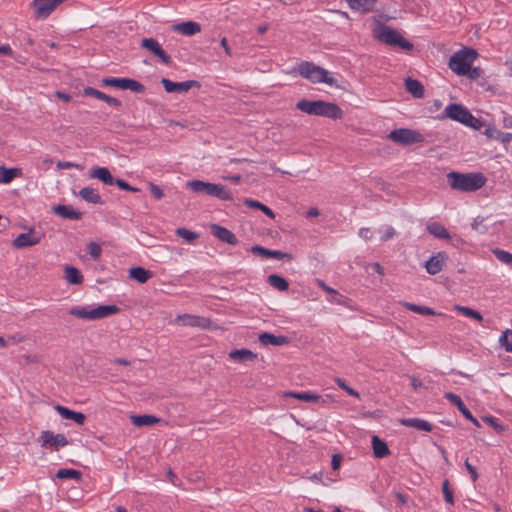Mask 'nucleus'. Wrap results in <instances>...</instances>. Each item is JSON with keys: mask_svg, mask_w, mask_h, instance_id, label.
<instances>
[{"mask_svg": "<svg viewBox=\"0 0 512 512\" xmlns=\"http://www.w3.org/2000/svg\"><path fill=\"white\" fill-rule=\"evenodd\" d=\"M229 357L235 361H252L257 355L249 349H235L229 353Z\"/></svg>", "mask_w": 512, "mask_h": 512, "instance_id": "35", "label": "nucleus"}, {"mask_svg": "<svg viewBox=\"0 0 512 512\" xmlns=\"http://www.w3.org/2000/svg\"><path fill=\"white\" fill-rule=\"evenodd\" d=\"M160 421L159 418L153 415H133L131 416V422L136 427L152 426Z\"/></svg>", "mask_w": 512, "mask_h": 512, "instance_id": "34", "label": "nucleus"}, {"mask_svg": "<svg viewBox=\"0 0 512 512\" xmlns=\"http://www.w3.org/2000/svg\"><path fill=\"white\" fill-rule=\"evenodd\" d=\"M220 45L224 48L225 50V53L228 55V56H231V49L228 45V42H227V39L224 37L221 39L220 41Z\"/></svg>", "mask_w": 512, "mask_h": 512, "instance_id": "62", "label": "nucleus"}, {"mask_svg": "<svg viewBox=\"0 0 512 512\" xmlns=\"http://www.w3.org/2000/svg\"><path fill=\"white\" fill-rule=\"evenodd\" d=\"M318 284H319V286H320V287H321L325 292H327V293H329V294H333V295H337V294H338V292H337L335 289H333V288H331V287L327 286V285L325 284V282H324V281H322V280H318Z\"/></svg>", "mask_w": 512, "mask_h": 512, "instance_id": "58", "label": "nucleus"}, {"mask_svg": "<svg viewBox=\"0 0 512 512\" xmlns=\"http://www.w3.org/2000/svg\"><path fill=\"white\" fill-rule=\"evenodd\" d=\"M258 340L264 346H267V345L283 346V345H287L290 342V340L287 336H283V335L277 336V335H274V334H271L268 332H263V333L259 334Z\"/></svg>", "mask_w": 512, "mask_h": 512, "instance_id": "18", "label": "nucleus"}, {"mask_svg": "<svg viewBox=\"0 0 512 512\" xmlns=\"http://www.w3.org/2000/svg\"><path fill=\"white\" fill-rule=\"evenodd\" d=\"M465 467L470 474L471 480L473 482H476L478 479V473L476 468L473 465H471L468 460L465 461Z\"/></svg>", "mask_w": 512, "mask_h": 512, "instance_id": "54", "label": "nucleus"}, {"mask_svg": "<svg viewBox=\"0 0 512 512\" xmlns=\"http://www.w3.org/2000/svg\"><path fill=\"white\" fill-rule=\"evenodd\" d=\"M178 322H181L185 326L190 327H202L205 328L209 325L210 320L204 317L190 315V314H182L179 315L176 319Z\"/></svg>", "mask_w": 512, "mask_h": 512, "instance_id": "19", "label": "nucleus"}, {"mask_svg": "<svg viewBox=\"0 0 512 512\" xmlns=\"http://www.w3.org/2000/svg\"><path fill=\"white\" fill-rule=\"evenodd\" d=\"M483 421H485L486 423H488L491 427L494 428L495 431L497 432H502L504 430V427L503 425H501L499 423V421L495 418V417H492V416H485L483 417Z\"/></svg>", "mask_w": 512, "mask_h": 512, "instance_id": "47", "label": "nucleus"}, {"mask_svg": "<svg viewBox=\"0 0 512 512\" xmlns=\"http://www.w3.org/2000/svg\"><path fill=\"white\" fill-rule=\"evenodd\" d=\"M161 84L167 93H186L193 87H200V83L195 80H188L183 82H173L167 78H162Z\"/></svg>", "mask_w": 512, "mask_h": 512, "instance_id": "13", "label": "nucleus"}, {"mask_svg": "<svg viewBox=\"0 0 512 512\" xmlns=\"http://www.w3.org/2000/svg\"><path fill=\"white\" fill-rule=\"evenodd\" d=\"M270 251L269 249L265 248V247H262L260 245H254L251 247V252L256 255V256H261L263 258H269L270 256Z\"/></svg>", "mask_w": 512, "mask_h": 512, "instance_id": "46", "label": "nucleus"}, {"mask_svg": "<svg viewBox=\"0 0 512 512\" xmlns=\"http://www.w3.org/2000/svg\"><path fill=\"white\" fill-rule=\"evenodd\" d=\"M372 448L373 453L376 458H383L389 455V448L383 440H381L378 436L372 437Z\"/></svg>", "mask_w": 512, "mask_h": 512, "instance_id": "32", "label": "nucleus"}, {"mask_svg": "<svg viewBox=\"0 0 512 512\" xmlns=\"http://www.w3.org/2000/svg\"><path fill=\"white\" fill-rule=\"evenodd\" d=\"M120 311L116 305H99L95 308L87 306H74L68 310V314L79 319L95 321L107 318Z\"/></svg>", "mask_w": 512, "mask_h": 512, "instance_id": "3", "label": "nucleus"}, {"mask_svg": "<svg viewBox=\"0 0 512 512\" xmlns=\"http://www.w3.org/2000/svg\"><path fill=\"white\" fill-rule=\"evenodd\" d=\"M296 109L308 115L327 117L333 120L343 117V111L337 104L323 100L302 99L296 103Z\"/></svg>", "mask_w": 512, "mask_h": 512, "instance_id": "1", "label": "nucleus"}, {"mask_svg": "<svg viewBox=\"0 0 512 512\" xmlns=\"http://www.w3.org/2000/svg\"><path fill=\"white\" fill-rule=\"evenodd\" d=\"M269 258H275L278 260H283V259L291 260L292 256L289 253H285V252H282L279 250H271Z\"/></svg>", "mask_w": 512, "mask_h": 512, "instance_id": "50", "label": "nucleus"}, {"mask_svg": "<svg viewBox=\"0 0 512 512\" xmlns=\"http://www.w3.org/2000/svg\"><path fill=\"white\" fill-rule=\"evenodd\" d=\"M359 236L364 240H369L372 238V233L369 228H361L359 230Z\"/></svg>", "mask_w": 512, "mask_h": 512, "instance_id": "59", "label": "nucleus"}, {"mask_svg": "<svg viewBox=\"0 0 512 512\" xmlns=\"http://www.w3.org/2000/svg\"><path fill=\"white\" fill-rule=\"evenodd\" d=\"M55 410L62 418L73 420L78 425H83L86 420V416L83 413L70 410L69 408L61 405H56Z\"/></svg>", "mask_w": 512, "mask_h": 512, "instance_id": "20", "label": "nucleus"}, {"mask_svg": "<svg viewBox=\"0 0 512 512\" xmlns=\"http://www.w3.org/2000/svg\"><path fill=\"white\" fill-rule=\"evenodd\" d=\"M176 235L182 238L187 243H193L199 237V235L196 232L190 231L186 228H178L176 230Z\"/></svg>", "mask_w": 512, "mask_h": 512, "instance_id": "42", "label": "nucleus"}, {"mask_svg": "<svg viewBox=\"0 0 512 512\" xmlns=\"http://www.w3.org/2000/svg\"><path fill=\"white\" fill-rule=\"evenodd\" d=\"M405 88L415 98H423L424 97V87L416 79H413L410 77L406 78L405 79Z\"/></svg>", "mask_w": 512, "mask_h": 512, "instance_id": "30", "label": "nucleus"}, {"mask_svg": "<svg viewBox=\"0 0 512 512\" xmlns=\"http://www.w3.org/2000/svg\"><path fill=\"white\" fill-rule=\"evenodd\" d=\"M448 259V255L444 251H440L437 254L430 257L425 263L426 271L430 275H436L443 269L445 261Z\"/></svg>", "mask_w": 512, "mask_h": 512, "instance_id": "17", "label": "nucleus"}, {"mask_svg": "<svg viewBox=\"0 0 512 512\" xmlns=\"http://www.w3.org/2000/svg\"><path fill=\"white\" fill-rule=\"evenodd\" d=\"M114 184L120 190H125V191H128V192H140L139 188L132 187L131 185H129L126 181H124L122 179H115L114 178Z\"/></svg>", "mask_w": 512, "mask_h": 512, "instance_id": "44", "label": "nucleus"}, {"mask_svg": "<svg viewBox=\"0 0 512 512\" xmlns=\"http://www.w3.org/2000/svg\"><path fill=\"white\" fill-rule=\"evenodd\" d=\"M374 38L389 46H397L403 50L410 51L413 44L406 40L397 30L384 24H378L373 30Z\"/></svg>", "mask_w": 512, "mask_h": 512, "instance_id": "5", "label": "nucleus"}, {"mask_svg": "<svg viewBox=\"0 0 512 512\" xmlns=\"http://www.w3.org/2000/svg\"><path fill=\"white\" fill-rule=\"evenodd\" d=\"M90 177L98 179L106 185H114V177L105 167H94L90 171Z\"/></svg>", "mask_w": 512, "mask_h": 512, "instance_id": "24", "label": "nucleus"}, {"mask_svg": "<svg viewBox=\"0 0 512 512\" xmlns=\"http://www.w3.org/2000/svg\"><path fill=\"white\" fill-rule=\"evenodd\" d=\"M338 386L343 389L344 391H346L350 396H353V397H357L359 398V393L354 390L353 388L349 387L344 380L338 378L336 380Z\"/></svg>", "mask_w": 512, "mask_h": 512, "instance_id": "49", "label": "nucleus"}, {"mask_svg": "<svg viewBox=\"0 0 512 512\" xmlns=\"http://www.w3.org/2000/svg\"><path fill=\"white\" fill-rule=\"evenodd\" d=\"M444 397H445V399L450 401L453 405H455L466 419L471 417L472 413L467 409V407L463 403L462 399L458 395H456L452 392H446L444 394Z\"/></svg>", "mask_w": 512, "mask_h": 512, "instance_id": "33", "label": "nucleus"}, {"mask_svg": "<svg viewBox=\"0 0 512 512\" xmlns=\"http://www.w3.org/2000/svg\"><path fill=\"white\" fill-rule=\"evenodd\" d=\"M396 232L393 227H388L383 236L381 237L382 241H388L395 236Z\"/></svg>", "mask_w": 512, "mask_h": 512, "instance_id": "56", "label": "nucleus"}, {"mask_svg": "<svg viewBox=\"0 0 512 512\" xmlns=\"http://www.w3.org/2000/svg\"><path fill=\"white\" fill-rule=\"evenodd\" d=\"M474 49H463L454 53L449 60L450 69L458 75H467L472 62L477 58Z\"/></svg>", "mask_w": 512, "mask_h": 512, "instance_id": "7", "label": "nucleus"}, {"mask_svg": "<svg viewBox=\"0 0 512 512\" xmlns=\"http://www.w3.org/2000/svg\"><path fill=\"white\" fill-rule=\"evenodd\" d=\"M403 306L407 308L410 311H413L415 313L421 314V315H436L437 313L426 306H420L409 302H404Z\"/></svg>", "mask_w": 512, "mask_h": 512, "instance_id": "39", "label": "nucleus"}, {"mask_svg": "<svg viewBox=\"0 0 512 512\" xmlns=\"http://www.w3.org/2000/svg\"><path fill=\"white\" fill-rule=\"evenodd\" d=\"M0 54H3V55H12V49L9 45H1L0 46Z\"/></svg>", "mask_w": 512, "mask_h": 512, "instance_id": "64", "label": "nucleus"}, {"mask_svg": "<svg viewBox=\"0 0 512 512\" xmlns=\"http://www.w3.org/2000/svg\"><path fill=\"white\" fill-rule=\"evenodd\" d=\"M267 282L279 291H286L289 288L288 281L278 274L269 275Z\"/></svg>", "mask_w": 512, "mask_h": 512, "instance_id": "36", "label": "nucleus"}, {"mask_svg": "<svg viewBox=\"0 0 512 512\" xmlns=\"http://www.w3.org/2000/svg\"><path fill=\"white\" fill-rule=\"evenodd\" d=\"M210 231L214 237L224 243L230 245H236L238 243V239L235 234L219 224H211Z\"/></svg>", "mask_w": 512, "mask_h": 512, "instance_id": "16", "label": "nucleus"}, {"mask_svg": "<svg viewBox=\"0 0 512 512\" xmlns=\"http://www.w3.org/2000/svg\"><path fill=\"white\" fill-rule=\"evenodd\" d=\"M287 396L293 397L295 399H298V400H301L304 402H316L321 399V396H319L315 393L309 392V391L289 392V393H287Z\"/></svg>", "mask_w": 512, "mask_h": 512, "instance_id": "37", "label": "nucleus"}, {"mask_svg": "<svg viewBox=\"0 0 512 512\" xmlns=\"http://www.w3.org/2000/svg\"><path fill=\"white\" fill-rule=\"evenodd\" d=\"M184 189L192 192H224V186L221 184H213L200 180L187 181Z\"/></svg>", "mask_w": 512, "mask_h": 512, "instance_id": "15", "label": "nucleus"}, {"mask_svg": "<svg viewBox=\"0 0 512 512\" xmlns=\"http://www.w3.org/2000/svg\"><path fill=\"white\" fill-rule=\"evenodd\" d=\"M64 278L72 285H81L84 280L81 272L76 267L69 265L64 268Z\"/></svg>", "mask_w": 512, "mask_h": 512, "instance_id": "29", "label": "nucleus"}, {"mask_svg": "<svg viewBox=\"0 0 512 512\" xmlns=\"http://www.w3.org/2000/svg\"><path fill=\"white\" fill-rule=\"evenodd\" d=\"M350 8L362 13L370 12L374 9L378 0H346Z\"/></svg>", "mask_w": 512, "mask_h": 512, "instance_id": "28", "label": "nucleus"}, {"mask_svg": "<svg viewBox=\"0 0 512 512\" xmlns=\"http://www.w3.org/2000/svg\"><path fill=\"white\" fill-rule=\"evenodd\" d=\"M370 268L373 272L379 274V275H384V270L382 268V266L379 264V263H372L370 264Z\"/></svg>", "mask_w": 512, "mask_h": 512, "instance_id": "60", "label": "nucleus"}, {"mask_svg": "<svg viewBox=\"0 0 512 512\" xmlns=\"http://www.w3.org/2000/svg\"><path fill=\"white\" fill-rule=\"evenodd\" d=\"M83 94L85 96H92V97H95L99 100H102V101H105L106 103H108L109 105H112V106H116V107H119L121 106V101L116 99V98H113L111 96H108L106 95L105 93L95 89V88H92V87H86L84 88L83 90Z\"/></svg>", "mask_w": 512, "mask_h": 512, "instance_id": "23", "label": "nucleus"}, {"mask_svg": "<svg viewBox=\"0 0 512 512\" xmlns=\"http://www.w3.org/2000/svg\"><path fill=\"white\" fill-rule=\"evenodd\" d=\"M409 379L414 390H417L423 386L422 381L415 376H409Z\"/></svg>", "mask_w": 512, "mask_h": 512, "instance_id": "57", "label": "nucleus"}, {"mask_svg": "<svg viewBox=\"0 0 512 512\" xmlns=\"http://www.w3.org/2000/svg\"><path fill=\"white\" fill-rule=\"evenodd\" d=\"M485 134L491 139H500L502 132H500L496 127L490 126L486 128Z\"/></svg>", "mask_w": 512, "mask_h": 512, "instance_id": "51", "label": "nucleus"}, {"mask_svg": "<svg viewBox=\"0 0 512 512\" xmlns=\"http://www.w3.org/2000/svg\"><path fill=\"white\" fill-rule=\"evenodd\" d=\"M22 175L23 171L21 168H6L5 166H0V183L2 184H8L12 182L15 178L21 177Z\"/></svg>", "mask_w": 512, "mask_h": 512, "instance_id": "25", "label": "nucleus"}, {"mask_svg": "<svg viewBox=\"0 0 512 512\" xmlns=\"http://www.w3.org/2000/svg\"><path fill=\"white\" fill-rule=\"evenodd\" d=\"M88 252L94 260H97L101 255L102 249L99 244L90 242L88 244Z\"/></svg>", "mask_w": 512, "mask_h": 512, "instance_id": "45", "label": "nucleus"}, {"mask_svg": "<svg viewBox=\"0 0 512 512\" xmlns=\"http://www.w3.org/2000/svg\"><path fill=\"white\" fill-rule=\"evenodd\" d=\"M401 424L406 427H412L417 430L431 432L433 426L428 421L419 418H406L401 420Z\"/></svg>", "mask_w": 512, "mask_h": 512, "instance_id": "26", "label": "nucleus"}, {"mask_svg": "<svg viewBox=\"0 0 512 512\" xmlns=\"http://www.w3.org/2000/svg\"><path fill=\"white\" fill-rule=\"evenodd\" d=\"M499 344L507 352L512 353V330L511 329H506L505 331H503V333L499 337Z\"/></svg>", "mask_w": 512, "mask_h": 512, "instance_id": "40", "label": "nucleus"}, {"mask_svg": "<svg viewBox=\"0 0 512 512\" xmlns=\"http://www.w3.org/2000/svg\"><path fill=\"white\" fill-rule=\"evenodd\" d=\"M472 228L476 231H479L480 233H485L487 231V227L483 225V219H480L479 217L474 219Z\"/></svg>", "mask_w": 512, "mask_h": 512, "instance_id": "52", "label": "nucleus"}, {"mask_svg": "<svg viewBox=\"0 0 512 512\" xmlns=\"http://www.w3.org/2000/svg\"><path fill=\"white\" fill-rule=\"evenodd\" d=\"M455 310L460 312L461 314H463L466 317L475 319L476 321H479V322L483 321L482 315L478 311H476L472 308L456 305Z\"/></svg>", "mask_w": 512, "mask_h": 512, "instance_id": "41", "label": "nucleus"}, {"mask_svg": "<svg viewBox=\"0 0 512 512\" xmlns=\"http://www.w3.org/2000/svg\"><path fill=\"white\" fill-rule=\"evenodd\" d=\"M442 490H443L445 501L447 503H449V504H453L454 503V497H453L452 491L449 488L448 480H445L443 482Z\"/></svg>", "mask_w": 512, "mask_h": 512, "instance_id": "48", "label": "nucleus"}, {"mask_svg": "<svg viewBox=\"0 0 512 512\" xmlns=\"http://www.w3.org/2000/svg\"><path fill=\"white\" fill-rule=\"evenodd\" d=\"M173 30L185 36H193L201 31V26L197 22L186 21L173 25Z\"/></svg>", "mask_w": 512, "mask_h": 512, "instance_id": "22", "label": "nucleus"}, {"mask_svg": "<svg viewBox=\"0 0 512 512\" xmlns=\"http://www.w3.org/2000/svg\"><path fill=\"white\" fill-rule=\"evenodd\" d=\"M387 138L394 143L403 146L421 143L424 141V137L420 132L409 128L394 129L387 135Z\"/></svg>", "mask_w": 512, "mask_h": 512, "instance_id": "8", "label": "nucleus"}, {"mask_svg": "<svg viewBox=\"0 0 512 512\" xmlns=\"http://www.w3.org/2000/svg\"><path fill=\"white\" fill-rule=\"evenodd\" d=\"M83 199H85L88 202L97 204V203H103V200L101 199L100 194H81Z\"/></svg>", "mask_w": 512, "mask_h": 512, "instance_id": "53", "label": "nucleus"}, {"mask_svg": "<svg viewBox=\"0 0 512 512\" xmlns=\"http://www.w3.org/2000/svg\"><path fill=\"white\" fill-rule=\"evenodd\" d=\"M56 477L59 479H74L80 481L82 473L75 469H60L58 470Z\"/></svg>", "mask_w": 512, "mask_h": 512, "instance_id": "38", "label": "nucleus"}, {"mask_svg": "<svg viewBox=\"0 0 512 512\" xmlns=\"http://www.w3.org/2000/svg\"><path fill=\"white\" fill-rule=\"evenodd\" d=\"M441 118H449L476 130L481 129L483 126L481 120L475 118L465 106L457 103H451L447 105Z\"/></svg>", "mask_w": 512, "mask_h": 512, "instance_id": "4", "label": "nucleus"}, {"mask_svg": "<svg viewBox=\"0 0 512 512\" xmlns=\"http://www.w3.org/2000/svg\"><path fill=\"white\" fill-rule=\"evenodd\" d=\"M104 86H111L122 90H130L134 93H143L145 91L144 85L139 81L130 78H113L106 77L102 79Z\"/></svg>", "mask_w": 512, "mask_h": 512, "instance_id": "9", "label": "nucleus"}, {"mask_svg": "<svg viewBox=\"0 0 512 512\" xmlns=\"http://www.w3.org/2000/svg\"><path fill=\"white\" fill-rule=\"evenodd\" d=\"M41 239L42 235L37 234L34 227H29L28 232L18 235L13 240L12 245L17 249H24L39 244Z\"/></svg>", "mask_w": 512, "mask_h": 512, "instance_id": "12", "label": "nucleus"}, {"mask_svg": "<svg viewBox=\"0 0 512 512\" xmlns=\"http://www.w3.org/2000/svg\"><path fill=\"white\" fill-rule=\"evenodd\" d=\"M141 47L148 50L154 56L158 57L163 63H171V57L162 49L156 39L143 38L141 40Z\"/></svg>", "mask_w": 512, "mask_h": 512, "instance_id": "14", "label": "nucleus"}, {"mask_svg": "<svg viewBox=\"0 0 512 512\" xmlns=\"http://www.w3.org/2000/svg\"><path fill=\"white\" fill-rule=\"evenodd\" d=\"M342 456L340 454H334L332 456L331 466L333 470L339 469L341 462H342Z\"/></svg>", "mask_w": 512, "mask_h": 512, "instance_id": "55", "label": "nucleus"}, {"mask_svg": "<svg viewBox=\"0 0 512 512\" xmlns=\"http://www.w3.org/2000/svg\"><path fill=\"white\" fill-rule=\"evenodd\" d=\"M450 186L454 190H461L465 192L475 191L481 189L486 183V177L480 172L472 173H459L450 172L447 175Z\"/></svg>", "mask_w": 512, "mask_h": 512, "instance_id": "2", "label": "nucleus"}, {"mask_svg": "<svg viewBox=\"0 0 512 512\" xmlns=\"http://www.w3.org/2000/svg\"><path fill=\"white\" fill-rule=\"evenodd\" d=\"M298 73L301 77L309 80L312 83H325L328 85H334L336 80L330 76L329 72L315 65L312 62L303 61L298 65Z\"/></svg>", "mask_w": 512, "mask_h": 512, "instance_id": "6", "label": "nucleus"}, {"mask_svg": "<svg viewBox=\"0 0 512 512\" xmlns=\"http://www.w3.org/2000/svg\"><path fill=\"white\" fill-rule=\"evenodd\" d=\"M65 0H33L31 6L34 8L36 19H46Z\"/></svg>", "mask_w": 512, "mask_h": 512, "instance_id": "10", "label": "nucleus"}, {"mask_svg": "<svg viewBox=\"0 0 512 512\" xmlns=\"http://www.w3.org/2000/svg\"><path fill=\"white\" fill-rule=\"evenodd\" d=\"M492 252L495 255V257L502 263L512 264V253L499 248L493 249Z\"/></svg>", "mask_w": 512, "mask_h": 512, "instance_id": "43", "label": "nucleus"}, {"mask_svg": "<svg viewBox=\"0 0 512 512\" xmlns=\"http://www.w3.org/2000/svg\"><path fill=\"white\" fill-rule=\"evenodd\" d=\"M395 497L402 505L407 503V496L405 494L401 492H395Z\"/></svg>", "mask_w": 512, "mask_h": 512, "instance_id": "63", "label": "nucleus"}, {"mask_svg": "<svg viewBox=\"0 0 512 512\" xmlns=\"http://www.w3.org/2000/svg\"><path fill=\"white\" fill-rule=\"evenodd\" d=\"M427 231L435 238L441 240H450L451 236L448 230L439 222H432L426 226Z\"/></svg>", "mask_w": 512, "mask_h": 512, "instance_id": "27", "label": "nucleus"}, {"mask_svg": "<svg viewBox=\"0 0 512 512\" xmlns=\"http://www.w3.org/2000/svg\"><path fill=\"white\" fill-rule=\"evenodd\" d=\"M39 438L43 447L48 446L54 450H59L69 444L64 434H55L50 430L42 431Z\"/></svg>", "mask_w": 512, "mask_h": 512, "instance_id": "11", "label": "nucleus"}, {"mask_svg": "<svg viewBox=\"0 0 512 512\" xmlns=\"http://www.w3.org/2000/svg\"><path fill=\"white\" fill-rule=\"evenodd\" d=\"M52 211L63 219L79 220L82 217V213L71 205H57L52 208Z\"/></svg>", "mask_w": 512, "mask_h": 512, "instance_id": "21", "label": "nucleus"}, {"mask_svg": "<svg viewBox=\"0 0 512 512\" xmlns=\"http://www.w3.org/2000/svg\"><path fill=\"white\" fill-rule=\"evenodd\" d=\"M152 272L143 267H133L129 270V276L140 284L146 283L151 277Z\"/></svg>", "mask_w": 512, "mask_h": 512, "instance_id": "31", "label": "nucleus"}, {"mask_svg": "<svg viewBox=\"0 0 512 512\" xmlns=\"http://www.w3.org/2000/svg\"><path fill=\"white\" fill-rule=\"evenodd\" d=\"M25 337L22 336V335H13V336H9L7 338L8 340V343L11 342V343H19V342H22L24 341Z\"/></svg>", "mask_w": 512, "mask_h": 512, "instance_id": "61", "label": "nucleus"}]
</instances>
